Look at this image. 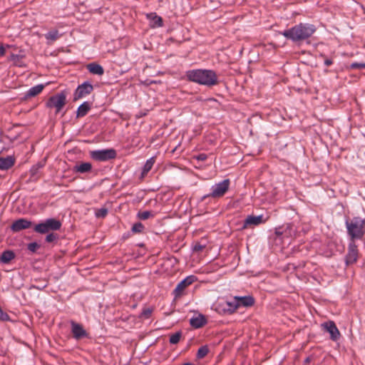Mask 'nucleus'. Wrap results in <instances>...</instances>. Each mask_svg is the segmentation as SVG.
<instances>
[{
	"label": "nucleus",
	"instance_id": "a211bd4d",
	"mask_svg": "<svg viewBox=\"0 0 365 365\" xmlns=\"http://www.w3.org/2000/svg\"><path fill=\"white\" fill-rule=\"evenodd\" d=\"M207 323V320L203 315H198L196 317H192L190 320V325L195 328L199 329L203 327Z\"/></svg>",
	"mask_w": 365,
	"mask_h": 365
},
{
	"label": "nucleus",
	"instance_id": "6e6552de",
	"mask_svg": "<svg viewBox=\"0 0 365 365\" xmlns=\"http://www.w3.org/2000/svg\"><path fill=\"white\" fill-rule=\"evenodd\" d=\"M116 151L113 149L96 150L91 152V157L97 161H107L115 158Z\"/></svg>",
	"mask_w": 365,
	"mask_h": 365
},
{
	"label": "nucleus",
	"instance_id": "a19ab883",
	"mask_svg": "<svg viewBox=\"0 0 365 365\" xmlns=\"http://www.w3.org/2000/svg\"><path fill=\"white\" fill-rule=\"evenodd\" d=\"M38 168L36 166H33L31 169V175H34L37 173Z\"/></svg>",
	"mask_w": 365,
	"mask_h": 365
},
{
	"label": "nucleus",
	"instance_id": "9b49d317",
	"mask_svg": "<svg viewBox=\"0 0 365 365\" xmlns=\"http://www.w3.org/2000/svg\"><path fill=\"white\" fill-rule=\"evenodd\" d=\"M196 280V277L190 275L180 281L173 291L175 297L181 296L186 287L192 284Z\"/></svg>",
	"mask_w": 365,
	"mask_h": 365
},
{
	"label": "nucleus",
	"instance_id": "b1692460",
	"mask_svg": "<svg viewBox=\"0 0 365 365\" xmlns=\"http://www.w3.org/2000/svg\"><path fill=\"white\" fill-rule=\"evenodd\" d=\"M15 257V254L11 250H5L0 256V262L3 264H8Z\"/></svg>",
	"mask_w": 365,
	"mask_h": 365
},
{
	"label": "nucleus",
	"instance_id": "79ce46f5",
	"mask_svg": "<svg viewBox=\"0 0 365 365\" xmlns=\"http://www.w3.org/2000/svg\"><path fill=\"white\" fill-rule=\"evenodd\" d=\"M5 53V48L3 46H0V57L4 56Z\"/></svg>",
	"mask_w": 365,
	"mask_h": 365
},
{
	"label": "nucleus",
	"instance_id": "c9c22d12",
	"mask_svg": "<svg viewBox=\"0 0 365 365\" xmlns=\"http://www.w3.org/2000/svg\"><path fill=\"white\" fill-rule=\"evenodd\" d=\"M153 23L155 26H161L163 25V19L160 16L155 15L153 18Z\"/></svg>",
	"mask_w": 365,
	"mask_h": 365
},
{
	"label": "nucleus",
	"instance_id": "bb28decb",
	"mask_svg": "<svg viewBox=\"0 0 365 365\" xmlns=\"http://www.w3.org/2000/svg\"><path fill=\"white\" fill-rule=\"evenodd\" d=\"M44 86L43 84H38L35 86L31 87L29 89L26 93L27 97H34L39 94L43 89Z\"/></svg>",
	"mask_w": 365,
	"mask_h": 365
},
{
	"label": "nucleus",
	"instance_id": "7c9ffc66",
	"mask_svg": "<svg viewBox=\"0 0 365 365\" xmlns=\"http://www.w3.org/2000/svg\"><path fill=\"white\" fill-rule=\"evenodd\" d=\"M131 230L133 232L140 233L144 230V225L141 222H137L133 225Z\"/></svg>",
	"mask_w": 365,
	"mask_h": 365
},
{
	"label": "nucleus",
	"instance_id": "f257e3e1",
	"mask_svg": "<svg viewBox=\"0 0 365 365\" xmlns=\"http://www.w3.org/2000/svg\"><path fill=\"white\" fill-rule=\"evenodd\" d=\"M185 76L189 81L207 87L218 83V78L215 71L210 69H192L186 71Z\"/></svg>",
	"mask_w": 365,
	"mask_h": 365
},
{
	"label": "nucleus",
	"instance_id": "4c0bfd02",
	"mask_svg": "<svg viewBox=\"0 0 365 365\" xmlns=\"http://www.w3.org/2000/svg\"><path fill=\"white\" fill-rule=\"evenodd\" d=\"M351 68L354 69H362L365 68L364 63H353L351 64Z\"/></svg>",
	"mask_w": 365,
	"mask_h": 365
},
{
	"label": "nucleus",
	"instance_id": "ddd939ff",
	"mask_svg": "<svg viewBox=\"0 0 365 365\" xmlns=\"http://www.w3.org/2000/svg\"><path fill=\"white\" fill-rule=\"evenodd\" d=\"M358 258V249L354 242L349 245L348 252L345 257V262L347 265L355 263Z\"/></svg>",
	"mask_w": 365,
	"mask_h": 365
},
{
	"label": "nucleus",
	"instance_id": "37998d69",
	"mask_svg": "<svg viewBox=\"0 0 365 365\" xmlns=\"http://www.w3.org/2000/svg\"><path fill=\"white\" fill-rule=\"evenodd\" d=\"M38 169L41 168L43 166V164L38 163L35 165Z\"/></svg>",
	"mask_w": 365,
	"mask_h": 365
},
{
	"label": "nucleus",
	"instance_id": "4468645a",
	"mask_svg": "<svg viewBox=\"0 0 365 365\" xmlns=\"http://www.w3.org/2000/svg\"><path fill=\"white\" fill-rule=\"evenodd\" d=\"M32 225V222L26 219L20 218L15 220L11 225V230L14 232H20L22 230L29 228Z\"/></svg>",
	"mask_w": 365,
	"mask_h": 365
},
{
	"label": "nucleus",
	"instance_id": "6ab92c4d",
	"mask_svg": "<svg viewBox=\"0 0 365 365\" xmlns=\"http://www.w3.org/2000/svg\"><path fill=\"white\" fill-rule=\"evenodd\" d=\"M88 71L95 75L102 76L104 73L103 68L96 63H88L86 66Z\"/></svg>",
	"mask_w": 365,
	"mask_h": 365
},
{
	"label": "nucleus",
	"instance_id": "2eb2a0df",
	"mask_svg": "<svg viewBox=\"0 0 365 365\" xmlns=\"http://www.w3.org/2000/svg\"><path fill=\"white\" fill-rule=\"evenodd\" d=\"M71 332L73 334V337L76 339H80L81 338L86 336L87 333L81 324H78L73 321H71Z\"/></svg>",
	"mask_w": 365,
	"mask_h": 365
},
{
	"label": "nucleus",
	"instance_id": "39448f33",
	"mask_svg": "<svg viewBox=\"0 0 365 365\" xmlns=\"http://www.w3.org/2000/svg\"><path fill=\"white\" fill-rule=\"evenodd\" d=\"M62 224L60 220L51 217L36 225L34 227V230L39 234H46L51 231L59 230Z\"/></svg>",
	"mask_w": 365,
	"mask_h": 365
},
{
	"label": "nucleus",
	"instance_id": "c85d7f7f",
	"mask_svg": "<svg viewBox=\"0 0 365 365\" xmlns=\"http://www.w3.org/2000/svg\"><path fill=\"white\" fill-rule=\"evenodd\" d=\"M181 337H182V332L177 331L170 335L169 341L171 344H176L180 341Z\"/></svg>",
	"mask_w": 365,
	"mask_h": 365
},
{
	"label": "nucleus",
	"instance_id": "f704fd0d",
	"mask_svg": "<svg viewBox=\"0 0 365 365\" xmlns=\"http://www.w3.org/2000/svg\"><path fill=\"white\" fill-rule=\"evenodd\" d=\"M152 313V309L150 308L143 309L140 313V317L145 319H148Z\"/></svg>",
	"mask_w": 365,
	"mask_h": 365
},
{
	"label": "nucleus",
	"instance_id": "aec40b11",
	"mask_svg": "<svg viewBox=\"0 0 365 365\" xmlns=\"http://www.w3.org/2000/svg\"><path fill=\"white\" fill-rule=\"evenodd\" d=\"M92 165L90 163H82L79 165H76L73 167V172L79 173H86L91 170Z\"/></svg>",
	"mask_w": 365,
	"mask_h": 365
},
{
	"label": "nucleus",
	"instance_id": "72a5a7b5",
	"mask_svg": "<svg viewBox=\"0 0 365 365\" xmlns=\"http://www.w3.org/2000/svg\"><path fill=\"white\" fill-rule=\"evenodd\" d=\"M58 235L53 232L48 233L46 237V242H52L58 239Z\"/></svg>",
	"mask_w": 365,
	"mask_h": 365
},
{
	"label": "nucleus",
	"instance_id": "393cba45",
	"mask_svg": "<svg viewBox=\"0 0 365 365\" xmlns=\"http://www.w3.org/2000/svg\"><path fill=\"white\" fill-rule=\"evenodd\" d=\"M155 163V158L151 157L146 160L141 173V178H144L148 172L152 169L153 165Z\"/></svg>",
	"mask_w": 365,
	"mask_h": 365
},
{
	"label": "nucleus",
	"instance_id": "f03ea898",
	"mask_svg": "<svg viewBox=\"0 0 365 365\" xmlns=\"http://www.w3.org/2000/svg\"><path fill=\"white\" fill-rule=\"evenodd\" d=\"M316 31L314 25L300 23L289 29L284 30L282 34L293 42H299L311 37Z\"/></svg>",
	"mask_w": 365,
	"mask_h": 365
},
{
	"label": "nucleus",
	"instance_id": "7ed1b4c3",
	"mask_svg": "<svg viewBox=\"0 0 365 365\" xmlns=\"http://www.w3.org/2000/svg\"><path fill=\"white\" fill-rule=\"evenodd\" d=\"M345 225L347 233L351 239L360 240L365 233V221L359 217H354L352 219L346 220Z\"/></svg>",
	"mask_w": 365,
	"mask_h": 365
},
{
	"label": "nucleus",
	"instance_id": "0eeeda50",
	"mask_svg": "<svg viewBox=\"0 0 365 365\" xmlns=\"http://www.w3.org/2000/svg\"><path fill=\"white\" fill-rule=\"evenodd\" d=\"M66 103V95L64 91H61L56 95L49 98L46 106L48 108H55L56 112L58 113L61 110Z\"/></svg>",
	"mask_w": 365,
	"mask_h": 365
},
{
	"label": "nucleus",
	"instance_id": "1a4fd4ad",
	"mask_svg": "<svg viewBox=\"0 0 365 365\" xmlns=\"http://www.w3.org/2000/svg\"><path fill=\"white\" fill-rule=\"evenodd\" d=\"M93 90V85L88 82L85 81L79 85L73 93V101H78L91 93Z\"/></svg>",
	"mask_w": 365,
	"mask_h": 365
},
{
	"label": "nucleus",
	"instance_id": "f3484780",
	"mask_svg": "<svg viewBox=\"0 0 365 365\" xmlns=\"http://www.w3.org/2000/svg\"><path fill=\"white\" fill-rule=\"evenodd\" d=\"M264 222L263 220V215H249L246 217L243 222L242 228L246 229L250 226H256Z\"/></svg>",
	"mask_w": 365,
	"mask_h": 365
},
{
	"label": "nucleus",
	"instance_id": "dca6fc26",
	"mask_svg": "<svg viewBox=\"0 0 365 365\" xmlns=\"http://www.w3.org/2000/svg\"><path fill=\"white\" fill-rule=\"evenodd\" d=\"M235 303L236 304L237 309L239 307H249L253 305L255 300L252 297L250 296H245V297H234Z\"/></svg>",
	"mask_w": 365,
	"mask_h": 365
},
{
	"label": "nucleus",
	"instance_id": "ea45409f",
	"mask_svg": "<svg viewBox=\"0 0 365 365\" xmlns=\"http://www.w3.org/2000/svg\"><path fill=\"white\" fill-rule=\"evenodd\" d=\"M333 63V61L331 59H329V58H327L324 60V65L326 66H331V64Z\"/></svg>",
	"mask_w": 365,
	"mask_h": 365
},
{
	"label": "nucleus",
	"instance_id": "cd10ccee",
	"mask_svg": "<svg viewBox=\"0 0 365 365\" xmlns=\"http://www.w3.org/2000/svg\"><path fill=\"white\" fill-rule=\"evenodd\" d=\"M155 216L154 213L151 211H140L137 214V217L138 219L141 220H148L150 217H153Z\"/></svg>",
	"mask_w": 365,
	"mask_h": 365
},
{
	"label": "nucleus",
	"instance_id": "2f4dec72",
	"mask_svg": "<svg viewBox=\"0 0 365 365\" xmlns=\"http://www.w3.org/2000/svg\"><path fill=\"white\" fill-rule=\"evenodd\" d=\"M108 214V210L105 207H101L96 211V216L98 218L105 217Z\"/></svg>",
	"mask_w": 365,
	"mask_h": 365
},
{
	"label": "nucleus",
	"instance_id": "e433bc0d",
	"mask_svg": "<svg viewBox=\"0 0 365 365\" xmlns=\"http://www.w3.org/2000/svg\"><path fill=\"white\" fill-rule=\"evenodd\" d=\"M38 247L39 245L36 242H31L28 245V250L32 252H36Z\"/></svg>",
	"mask_w": 365,
	"mask_h": 365
},
{
	"label": "nucleus",
	"instance_id": "f8f14e48",
	"mask_svg": "<svg viewBox=\"0 0 365 365\" xmlns=\"http://www.w3.org/2000/svg\"><path fill=\"white\" fill-rule=\"evenodd\" d=\"M322 326L326 331L329 333L331 340L336 341L339 339L340 332L334 322H324Z\"/></svg>",
	"mask_w": 365,
	"mask_h": 365
},
{
	"label": "nucleus",
	"instance_id": "4be33fe9",
	"mask_svg": "<svg viewBox=\"0 0 365 365\" xmlns=\"http://www.w3.org/2000/svg\"><path fill=\"white\" fill-rule=\"evenodd\" d=\"M14 164V160L12 157L0 158V170H8Z\"/></svg>",
	"mask_w": 365,
	"mask_h": 365
},
{
	"label": "nucleus",
	"instance_id": "a878e982",
	"mask_svg": "<svg viewBox=\"0 0 365 365\" xmlns=\"http://www.w3.org/2000/svg\"><path fill=\"white\" fill-rule=\"evenodd\" d=\"M61 35L57 30H51L45 34V38L47 40V43L51 44L56 41Z\"/></svg>",
	"mask_w": 365,
	"mask_h": 365
},
{
	"label": "nucleus",
	"instance_id": "20e7f679",
	"mask_svg": "<svg viewBox=\"0 0 365 365\" xmlns=\"http://www.w3.org/2000/svg\"><path fill=\"white\" fill-rule=\"evenodd\" d=\"M212 309L221 315L232 314L237 310L234 298L231 300L219 299L212 304Z\"/></svg>",
	"mask_w": 365,
	"mask_h": 365
},
{
	"label": "nucleus",
	"instance_id": "9d476101",
	"mask_svg": "<svg viewBox=\"0 0 365 365\" xmlns=\"http://www.w3.org/2000/svg\"><path fill=\"white\" fill-rule=\"evenodd\" d=\"M297 229L292 223H287L275 229V234L278 237H292L295 236Z\"/></svg>",
	"mask_w": 365,
	"mask_h": 365
},
{
	"label": "nucleus",
	"instance_id": "423d86ee",
	"mask_svg": "<svg viewBox=\"0 0 365 365\" xmlns=\"http://www.w3.org/2000/svg\"><path fill=\"white\" fill-rule=\"evenodd\" d=\"M230 184V180L225 179L218 183L213 185L211 187V192L209 194L204 195L202 197V200L210 197L213 198L222 197L229 190Z\"/></svg>",
	"mask_w": 365,
	"mask_h": 365
},
{
	"label": "nucleus",
	"instance_id": "5701e85b",
	"mask_svg": "<svg viewBox=\"0 0 365 365\" xmlns=\"http://www.w3.org/2000/svg\"><path fill=\"white\" fill-rule=\"evenodd\" d=\"M24 56L21 53L14 54L11 53L9 56V60L13 63V64L18 67H24L25 66L24 63L22 61Z\"/></svg>",
	"mask_w": 365,
	"mask_h": 365
},
{
	"label": "nucleus",
	"instance_id": "473e14b6",
	"mask_svg": "<svg viewBox=\"0 0 365 365\" xmlns=\"http://www.w3.org/2000/svg\"><path fill=\"white\" fill-rule=\"evenodd\" d=\"M206 245L205 244H202L201 242H197L195 243L192 247V250L194 252H201L205 248Z\"/></svg>",
	"mask_w": 365,
	"mask_h": 365
},
{
	"label": "nucleus",
	"instance_id": "c756f323",
	"mask_svg": "<svg viewBox=\"0 0 365 365\" xmlns=\"http://www.w3.org/2000/svg\"><path fill=\"white\" fill-rule=\"evenodd\" d=\"M209 352V349L207 346H202L199 348L197 352V359H202L204 358Z\"/></svg>",
	"mask_w": 365,
	"mask_h": 365
},
{
	"label": "nucleus",
	"instance_id": "412c9836",
	"mask_svg": "<svg viewBox=\"0 0 365 365\" xmlns=\"http://www.w3.org/2000/svg\"><path fill=\"white\" fill-rule=\"evenodd\" d=\"M91 103L85 101L82 104L79 106L77 110V117H83L85 116L88 112L91 110Z\"/></svg>",
	"mask_w": 365,
	"mask_h": 365
},
{
	"label": "nucleus",
	"instance_id": "58836bf2",
	"mask_svg": "<svg viewBox=\"0 0 365 365\" xmlns=\"http://www.w3.org/2000/svg\"><path fill=\"white\" fill-rule=\"evenodd\" d=\"M195 158L200 161H205L207 158V155L205 153H200L195 155Z\"/></svg>",
	"mask_w": 365,
	"mask_h": 365
}]
</instances>
